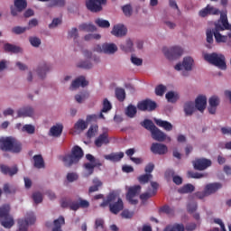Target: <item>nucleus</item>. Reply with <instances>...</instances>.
<instances>
[{"label":"nucleus","instance_id":"obj_46","mask_svg":"<svg viewBox=\"0 0 231 231\" xmlns=\"http://www.w3.org/2000/svg\"><path fill=\"white\" fill-rule=\"evenodd\" d=\"M178 98H180L178 95L172 91H170L166 94V99L168 102H171V104H176V102H178Z\"/></svg>","mask_w":231,"mask_h":231},{"label":"nucleus","instance_id":"obj_43","mask_svg":"<svg viewBox=\"0 0 231 231\" xmlns=\"http://www.w3.org/2000/svg\"><path fill=\"white\" fill-rule=\"evenodd\" d=\"M95 24H97V26H98L99 28H109L111 26L109 21L104 20L102 18L96 19Z\"/></svg>","mask_w":231,"mask_h":231},{"label":"nucleus","instance_id":"obj_28","mask_svg":"<svg viewBox=\"0 0 231 231\" xmlns=\"http://www.w3.org/2000/svg\"><path fill=\"white\" fill-rule=\"evenodd\" d=\"M154 122L156 125H158L159 127H162L164 131H172V124H171L170 122L156 118H154Z\"/></svg>","mask_w":231,"mask_h":231},{"label":"nucleus","instance_id":"obj_62","mask_svg":"<svg viewBox=\"0 0 231 231\" xmlns=\"http://www.w3.org/2000/svg\"><path fill=\"white\" fill-rule=\"evenodd\" d=\"M131 62L134 64V66H142V64H143V60L132 55Z\"/></svg>","mask_w":231,"mask_h":231},{"label":"nucleus","instance_id":"obj_57","mask_svg":"<svg viewBox=\"0 0 231 231\" xmlns=\"http://www.w3.org/2000/svg\"><path fill=\"white\" fill-rule=\"evenodd\" d=\"M187 210L189 214H194L198 210V203L192 202L188 204Z\"/></svg>","mask_w":231,"mask_h":231},{"label":"nucleus","instance_id":"obj_61","mask_svg":"<svg viewBox=\"0 0 231 231\" xmlns=\"http://www.w3.org/2000/svg\"><path fill=\"white\" fill-rule=\"evenodd\" d=\"M122 217L125 219H131L133 216H134V213L133 211H129V209H124L121 213Z\"/></svg>","mask_w":231,"mask_h":231},{"label":"nucleus","instance_id":"obj_20","mask_svg":"<svg viewBox=\"0 0 231 231\" xmlns=\"http://www.w3.org/2000/svg\"><path fill=\"white\" fill-rule=\"evenodd\" d=\"M109 143V134L107 132H104L99 134L98 137L95 140L96 147H102L103 145H107Z\"/></svg>","mask_w":231,"mask_h":231},{"label":"nucleus","instance_id":"obj_24","mask_svg":"<svg viewBox=\"0 0 231 231\" xmlns=\"http://www.w3.org/2000/svg\"><path fill=\"white\" fill-rule=\"evenodd\" d=\"M88 84L89 82L86 80V78L84 76H79L74 81H72L70 88L72 89H77L80 88V86L81 88H86V86H88Z\"/></svg>","mask_w":231,"mask_h":231},{"label":"nucleus","instance_id":"obj_58","mask_svg":"<svg viewBox=\"0 0 231 231\" xmlns=\"http://www.w3.org/2000/svg\"><path fill=\"white\" fill-rule=\"evenodd\" d=\"M26 30H28L27 27L15 26L13 28L12 32L15 33V35H21V33H24Z\"/></svg>","mask_w":231,"mask_h":231},{"label":"nucleus","instance_id":"obj_34","mask_svg":"<svg viewBox=\"0 0 231 231\" xmlns=\"http://www.w3.org/2000/svg\"><path fill=\"white\" fill-rule=\"evenodd\" d=\"M79 30L80 32H97V26H95L93 23H81L79 26Z\"/></svg>","mask_w":231,"mask_h":231},{"label":"nucleus","instance_id":"obj_14","mask_svg":"<svg viewBox=\"0 0 231 231\" xmlns=\"http://www.w3.org/2000/svg\"><path fill=\"white\" fill-rule=\"evenodd\" d=\"M192 164L195 171H205L212 165V161H210L209 159L200 158L193 161Z\"/></svg>","mask_w":231,"mask_h":231},{"label":"nucleus","instance_id":"obj_40","mask_svg":"<svg viewBox=\"0 0 231 231\" xmlns=\"http://www.w3.org/2000/svg\"><path fill=\"white\" fill-rule=\"evenodd\" d=\"M88 98H89V92L88 91L80 92L75 96V100L78 104H82L84 100H88Z\"/></svg>","mask_w":231,"mask_h":231},{"label":"nucleus","instance_id":"obj_6","mask_svg":"<svg viewBox=\"0 0 231 231\" xmlns=\"http://www.w3.org/2000/svg\"><path fill=\"white\" fill-rule=\"evenodd\" d=\"M0 223L4 228H12L15 222L10 216V205H4L0 208Z\"/></svg>","mask_w":231,"mask_h":231},{"label":"nucleus","instance_id":"obj_48","mask_svg":"<svg viewBox=\"0 0 231 231\" xmlns=\"http://www.w3.org/2000/svg\"><path fill=\"white\" fill-rule=\"evenodd\" d=\"M165 91H167V87L163 86L162 84L158 85L155 88V95H157V97H163Z\"/></svg>","mask_w":231,"mask_h":231},{"label":"nucleus","instance_id":"obj_5","mask_svg":"<svg viewBox=\"0 0 231 231\" xmlns=\"http://www.w3.org/2000/svg\"><path fill=\"white\" fill-rule=\"evenodd\" d=\"M62 208H69L70 210L77 211L79 208H88L89 201L79 198L78 200L72 201L71 199H63L60 202Z\"/></svg>","mask_w":231,"mask_h":231},{"label":"nucleus","instance_id":"obj_49","mask_svg":"<svg viewBox=\"0 0 231 231\" xmlns=\"http://www.w3.org/2000/svg\"><path fill=\"white\" fill-rule=\"evenodd\" d=\"M123 14L125 17H131L133 15V6L131 5H125L122 7Z\"/></svg>","mask_w":231,"mask_h":231},{"label":"nucleus","instance_id":"obj_50","mask_svg":"<svg viewBox=\"0 0 231 231\" xmlns=\"http://www.w3.org/2000/svg\"><path fill=\"white\" fill-rule=\"evenodd\" d=\"M77 66L79 68H81L82 69H91L93 68V64L88 60L80 61L78 63Z\"/></svg>","mask_w":231,"mask_h":231},{"label":"nucleus","instance_id":"obj_52","mask_svg":"<svg viewBox=\"0 0 231 231\" xmlns=\"http://www.w3.org/2000/svg\"><path fill=\"white\" fill-rule=\"evenodd\" d=\"M188 178H192L194 180H199L205 178V174L194 171H188Z\"/></svg>","mask_w":231,"mask_h":231},{"label":"nucleus","instance_id":"obj_33","mask_svg":"<svg viewBox=\"0 0 231 231\" xmlns=\"http://www.w3.org/2000/svg\"><path fill=\"white\" fill-rule=\"evenodd\" d=\"M62 129H63L62 125H53L50 129V135L51 136H55L57 138L59 136H60V134H62Z\"/></svg>","mask_w":231,"mask_h":231},{"label":"nucleus","instance_id":"obj_7","mask_svg":"<svg viewBox=\"0 0 231 231\" xmlns=\"http://www.w3.org/2000/svg\"><path fill=\"white\" fill-rule=\"evenodd\" d=\"M204 59L209 64L219 68V69H226V62L225 61V55L223 54H217L216 52L210 54L206 53L204 54Z\"/></svg>","mask_w":231,"mask_h":231},{"label":"nucleus","instance_id":"obj_27","mask_svg":"<svg viewBox=\"0 0 231 231\" xmlns=\"http://www.w3.org/2000/svg\"><path fill=\"white\" fill-rule=\"evenodd\" d=\"M18 118L26 117V116H33V108L32 106H25L20 108L17 111Z\"/></svg>","mask_w":231,"mask_h":231},{"label":"nucleus","instance_id":"obj_4","mask_svg":"<svg viewBox=\"0 0 231 231\" xmlns=\"http://www.w3.org/2000/svg\"><path fill=\"white\" fill-rule=\"evenodd\" d=\"M83 156L84 151H82L80 146L76 145L72 148L70 154H67L62 157V162L65 167H71L72 165H77V163L80 162V159H82Z\"/></svg>","mask_w":231,"mask_h":231},{"label":"nucleus","instance_id":"obj_17","mask_svg":"<svg viewBox=\"0 0 231 231\" xmlns=\"http://www.w3.org/2000/svg\"><path fill=\"white\" fill-rule=\"evenodd\" d=\"M114 37H125L127 35V27L122 23L114 25L112 31Z\"/></svg>","mask_w":231,"mask_h":231},{"label":"nucleus","instance_id":"obj_45","mask_svg":"<svg viewBox=\"0 0 231 231\" xmlns=\"http://www.w3.org/2000/svg\"><path fill=\"white\" fill-rule=\"evenodd\" d=\"M165 231H185L183 224H174L166 227Z\"/></svg>","mask_w":231,"mask_h":231},{"label":"nucleus","instance_id":"obj_1","mask_svg":"<svg viewBox=\"0 0 231 231\" xmlns=\"http://www.w3.org/2000/svg\"><path fill=\"white\" fill-rule=\"evenodd\" d=\"M225 30H229L227 35H222L219 32H225ZM213 33L215 41L217 42H226L228 38L231 39V24L228 23V16L226 14H221L220 19L215 22V28L213 29Z\"/></svg>","mask_w":231,"mask_h":231},{"label":"nucleus","instance_id":"obj_26","mask_svg":"<svg viewBox=\"0 0 231 231\" xmlns=\"http://www.w3.org/2000/svg\"><path fill=\"white\" fill-rule=\"evenodd\" d=\"M196 111V105L192 101H188L184 104V113L186 116H192Z\"/></svg>","mask_w":231,"mask_h":231},{"label":"nucleus","instance_id":"obj_22","mask_svg":"<svg viewBox=\"0 0 231 231\" xmlns=\"http://www.w3.org/2000/svg\"><path fill=\"white\" fill-rule=\"evenodd\" d=\"M195 107L198 111L203 113L207 107V97L199 96L195 100Z\"/></svg>","mask_w":231,"mask_h":231},{"label":"nucleus","instance_id":"obj_42","mask_svg":"<svg viewBox=\"0 0 231 231\" xmlns=\"http://www.w3.org/2000/svg\"><path fill=\"white\" fill-rule=\"evenodd\" d=\"M74 129L76 131H85V129H88V122L84 121L83 119L78 120L74 125Z\"/></svg>","mask_w":231,"mask_h":231},{"label":"nucleus","instance_id":"obj_38","mask_svg":"<svg viewBox=\"0 0 231 231\" xmlns=\"http://www.w3.org/2000/svg\"><path fill=\"white\" fill-rule=\"evenodd\" d=\"M92 183L93 186H90L88 189L89 194H91L92 192H98V189L102 187V181H100V180L97 178L92 180Z\"/></svg>","mask_w":231,"mask_h":231},{"label":"nucleus","instance_id":"obj_59","mask_svg":"<svg viewBox=\"0 0 231 231\" xmlns=\"http://www.w3.org/2000/svg\"><path fill=\"white\" fill-rule=\"evenodd\" d=\"M69 39H78L79 38V30L77 28H72L68 34Z\"/></svg>","mask_w":231,"mask_h":231},{"label":"nucleus","instance_id":"obj_16","mask_svg":"<svg viewBox=\"0 0 231 231\" xmlns=\"http://www.w3.org/2000/svg\"><path fill=\"white\" fill-rule=\"evenodd\" d=\"M192 64H194V60L191 57H186L183 59L182 64L178 63L175 65V69L177 71H181V69L184 68L186 71H191Z\"/></svg>","mask_w":231,"mask_h":231},{"label":"nucleus","instance_id":"obj_12","mask_svg":"<svg viewBox=\"0 0 231 231\" xmlns=\"http://www.w3.org/2000/svg\"><path fill=\"white\" fill-rule=\"evenodd\" d=\"M107 0H87L86 6L89 12L97 14L102 12V5H106Z\"/></svg>","mask_w":231,"mask_h":231},{"label":"nucleus","instance_id":"obj_13","mask_svg":"<svg viewBox=\"0 0 231 231\" xmlns=\"http://www.w3.org/2000/svg\"><path fill=\"white\" fill-rule=\"evenodd\" d=\"M158 107V104L151 99H144L137 104L139 111H154Z\"/></svg>","mask_w":231,"mask_h":231},{"label":"nucleus","instance_id":"obj_35","mask_svg":"<svg viewBox=\"0 0 231 231\" xmlns=\"http://www.w3.org/2000/svg\"><path fill=\"white\" fill-rule=\"evenodd\" d=\"M126 116H128V118H134V116H136V113H138V110L136 108V106H134V105H128V106L125 108V111Z\"/></svg>","mask_w":231,"mask_h":231},{"label":"nucleus","instance_id":"obj_9","mask_svg":"<svg viewBox=\"0 0 231 231\" xmlns=\"http://www.w3.org/2000/svg\"><path fill=\"white\" fill-rule=\"evenodd\" d=\"M163 54L169 60H174L183 55V49L180 46H173L171 48L164 47L162 49Z\"/></svg>","mask_w":231,"mask_h":231},{"label":"nucleus","instance_id":"obj_36","mask_svg":"<svg viewBox=\"0 0 231 231\" xmlns=\"http://www.w3.org/2000/svg\"><path fill=\"white\" fill-rule=\"evenodd\" d=\"M142 127L146 129V131H150V133L156 127V125L151 119H144L140 123Z\"/></svg>","mask_w":231,"mask_h":231},{"label":"nucleus","instance_id":"obj_21","mask_svg":"<svg viewBox=\"0 0 231 231\" xmlns=\"http://www.w3.org/2000/svg\"><path fill=\"white\" fill-rule=\"evenodd\" d=\"M209 106L208 113L210 115H216V111H217V106H219V97L217 96H212L209 98Z\"/></svg>","mask_w":231,"mask_h":231},{"label":"nucleus","instance_id":"obj_3","mask_svg":"<svg viewBox=\"0 0 231 231\" xmlns=\"http://www.w3.org/2000/svg\"><path fill=\"white\" fill-rule=\"evenodd\" d=\"M0 150L19 153L23 151V145L14 137H0Z\"/></svg>","mask_w":231,"mask_h":231},{"label":"nucleus","instance_id":"obj_39","mask_svg":"<svg viewBox=\"0 0 231 231\" xmlns=\"http://www.w3.org/2000/svg\"><path fill=\"white\" fill-rule=\"evenodd\" d=\"M194 190H196V187H194V185L189 183L184 185L182 188H180L179 189V192L180 194H190L192 192H194Z\"/></svg>","mask_w":231,"mask_h":231},{"label":"nucleus","instance_id":"obj_2","mask_svg":"<svg viewBox=\"0 0 231 231\" xmlns=\"http://www.w3.org/2000/svg\"><path fill=\"white\" fill-rule=\"evenodd\" d=\"M102 208L109 207V210L112 214H118L124 210V201L116 195V193H110L107 195L106 199H104L100 204Z\"/></svg>","mask_w":231,"mask_h":231},{"label":"nucleus","instance_id":"obj_64","mask_svg":"<svg viewBox=\"0 0 231 231\" xmlns=\"http://www.w3.org/2000/svg\"><path fill=\"white\" fill-rule=\"evenodd\" d=\"M152 171H154V163L149 162V163L145 166L144 171L146 172V174H151V172H152Z\"/></svg>","mask_w":231,"mask_h":231},{"label":"nucleus","instance_id":"obj_31","mask_svg":"<svg viewBox=\"0 0 231 231\" xmlns=\"http://www.w3.org/2000/svg\"><path fill=\"white\" fill-rule=\"evenodd\" d=\"M122 158H124L123 152L105 155V159L109 160V162H120V160H122Z\"/></svg>","mask_w":231,"mask_h":231},{"label":"nucleus","instance_id":"obj_30","mask_svg":"<svg viewBox=\"0 0 231 231\" xmlns=\"http://www.w3.org/2000/svg\"><path fill=\"white\" fill-rule=\"evenodd\" d=\"M32 160L34 162V167L35 169H44L45 165H44V159L42 158V155L38 154V155H34L32 157Z\"/></svg>","mask_w":231,"mask_h":231},{"label":"nucleus","instance_id":"obj_37","mask_svg":"<svg viewBox=\"0 0 231 231\" xmlns=\"http://www.w3.org/2000/svg\"><path fill=\"white\" fill-rule=\"evenodd\" d=\"M4 50L7 51V53H19L21 52V47L15 46L11 43H6L4 46Z\"/></svg>","mask_w":231,"mask_h":231},{"label":"nucleus","instance_id":"obj_41","mask_svg":"<svg viewBox=\"0 0 231 231\" xmlns=\"http://www.w3.org/2000/svg\"><path fill=\"white\" fill-rule=\"evenodd\" d=\"M115 93H116V98L119 102H124V100H125V89L122 88H116L115 90Z\"/></svg>","mask_w":231,"mask_h":231},{"label":"nucleus","instance_id":"obj_56","mask_svg":"<svg viewBox=\"0 0 231 231\" xmlns=\"http://www.w3.org/2000/svg\"><path fill=\"white\" fill-rule=\"evenodd\" d=\"M29 42L33 48H39L41 46V40L38 37H30Z\"/></svg>","mask_w":231,"mask_h":231},{"label":"nucleus","instance_id":"obj_32","mask_svg":"<svg viewBox=\"0 0 231 231\" xmlns=\"http://www.w3.org/2000/svg\"><path fill=\"white\" fill-rule=\"evenodd\" d=\"M133 46H134L133 41L131 39H127L125 44L120 45V49L122 50V51H125V53H131L134 51V49L133 48Z\"/></svg>","mask_w":231,"mask_h":231},{"label":"nucleus","instance_id":"obj_47","mask_svg":"<svg viewBox=\"0 0 231 231\" xmlns=\"http://www.w3.org/2000/svg\"><path fill=\"white\" fill-rule=\"evenodd\" d=\"M150 180H152V174L146 173L138 177L139 183L143 184L149 183Z\"/></svg>","mask_w":231,"mask_h":231},{"label":"nucleus","instance_id":"obj_51","mask_svg":"<svg viewBox=\"0 0 231 231\" xmlns=\"http://www.w3.org/2000/svg\"><path fill=\"white\" fill-rule=\"evenodd\" d=\"M111 102L107 100V98H105L103 101V108L101 110V113H107V111H111L112 109Z\"/></svg>","mask_w":231,"mask_h":231},{"label":"nucleus","instance_id":"obj_44","mask_svg":"<svg viewBox=\"0 0 231 231\" xmlns=\"http://www.w3.org/2000/svg\"><path fill=\"white\" fill-rule=\"evenodd\" d=\"M14 6L18 8L19 12H23L28 6L26 0H14Z\"/></svg>","mask_w":231,"mask_h":231},{"label":"nucleus","instance_id":"obj_63","mask_svg":"<svg viewBox=\"0 0 231 231\" xmlns=\"http://www.w3.org/2000/svg\"><path fill=\"white\" fill-rule=\"evenodd\" d=\"M85 169L88 171V174L87 176H91V174H93V172L95 171V165L88 162L85 163Z\"/></svg>","mask_w":231,"mask_h":231},{"label":"nucleus","instance_id":"obj_10","mask_svg":"<svg viewBox=\"0 0 231 231\" xmlns=\"http://www.w3.org/2000/svg\"><path fill=\"white\" fill-rule=\"evenodd\" d=\"M142 192V186L135 185L128 188L126 193V199L130 205H138V199H134L136 196H140Z\"/></svg>","mask_w":231,"mask_h":231},{"label":"nucleus","instance_id":"obj_18","mask_svg":"<svg viewBox=\"0 0 231 231\" xmlns=\"http://www.w3.org/2000/svg\"><path fill=\"white\" fill-rule=\"evenodd\" d=\"M0 172L2 174H5V176H15L17 172H19V168H17V165H14L13 167H10L6 164H0Z\"/></svg>","mask_w":231,"mask_h":231},{"label":"nucleus","instance_id":"obj_55","mask_svg":"<svg viewBox=\"0 0 231 231\" xmlns=\"http://www.w3.org/2000/svg\"><path fill=\"white\" fill-rule=\"evenodd\" d=\"M206 35L207 42H208V44H212V42H214V29L212 31L210 29H208L206 32Z\"/></svg>","mask_w":231,"mask_h":231},{"label":"nucleus","instance_id":"obj_60","mask_svg":"<svg viewBox=\"0 0 231 231\" xmlns=\"http://www.w3.org/2000/svg\"><path fill=\"white\" fill-rule=\"evenodd\" d=\"M161 212H163L164 214H167L168 216H173L174 209L169 206H163L161 208Z\"/></svg>","mask_w":231,"mask_h":231},{"label":"nucleus","instance_id":"obj_53","mask_svg":"<svg viewBox=\"0 0 231 231\" xmlns=\"http://www.w3.org/2000/svg\"><path fill=\"white\" fill-rule=\"evenodd\" d=\"M22 131L28 133V134H33L35 133V126L32 125H25L23 126Z\"/></svg>","mask_w":231,"mask_h":231},{"label":"nucleus","instance_id":"obj_15","mask_svg":"<svg viewBox=\"0 0 231 231\" xmlns=\"http://www.w3.org/2000/svg\"><path fill=\"white\" fill-rule=\"evenodd\" d=\"M150 151L152 154H159L160 156H162L163 154H167L169 148L163 143H153L151 145Z\"/></svg>","mask_w":231,"mask_h":231},{"label":"nucleus","instance_id":"obj_8","mask_svg":"<svg viewBox=\"0 0 231 231\" xmlns=\"http://www.w3.org/2000/svg\"><path fill=\"white\" fill-rule=\"evenodd\" d=\"M36 221L33 212H28L24 219H18V231H28L30 225H34Z\"/></svg>","mask_w":231,"mask_h":231},{"label":"nucleus","instance_id":"obj_54","mask_svg":"<svg viewBox=\"0 0 231 231\" xmlns=\"http://www.w3.org/2000/svg\"><path fill=\"white\" fill-rule=\"evenodd\" d=\"M32 199L36 205H39V203H42V193L41 192H34L32 194Z\"/></svg>","mask_w":231,"mask_h":231},{"label":"nucleus","instance_id":"obj_19","mask_svg":"<svg viewBox=\"0 0 231 231\" xmlns=\"http://www.w3.org/2000/svg\"><path fill=\"white\" fill-rule=\"evenodd\" d=\"M151 134L152 140H155L156 142H165V140H167V134H165V133L160 130L157 126L152 129Z\"/></svg>","mask_w":231,"mask_h":231},{"label":"nucleus","instance_id":"obj_23","mask_svg":"<svg viewBox=\"0 0 231 231\" xmlns=\"http://www.w3.org/2000/svg\"><path fill=\"white\" fill-rule=\"evenodd\" d=\"M223 188V184L219 182H214L207 184L204 188L206 192L208 193V196H210L211 194H216L219 190V189Z\"/></svg>","mask_w":231,"mask_h":231},{"label":"nucleus","instance_id":"obj_11","mask_svg":"<svg viewBox=\"0 0 231 231\" xmlns=\"http://www.w3.org/2000/svg\"><path fill=\"white\" fill-rule=\"evenodd\" d=\"M94 51L113 55V53L118 51V47H116V44L115 43H104L103 45L97 44L94 47Z\"/></svg>","mask_w":231,"mask_h":231},{"label":"nucleus","instance_id":"obj_25","mask_svg":"<svg viewBox=\"0 0 231 231\" xmlns=\"http://www.w3.org/2000/svg\"><path fill=\"white\" fill-rule=\"evenodd\" d=\"M51 69V67L48 65L46 62H42L38 66L37 74L40 79H44L46 77V73Z\"/></svg>","mask_w":231,"mask_h":231},{"label":"nucleus","instance_id":"obj_29","mask_svg":"<svg viewBox=\"0 0 231 231\" xmlns=\"http://www.w3.org/2000/svg\"><path fill=\"white\" fill-rule=\"evenodd\" d=\"M54 227L52 228V231H62V225H66V220L64 219V217L60 216L58 219H55L53 221Z\"/></svg>","mask_w":231,"mask_h":231}]
</instances>
